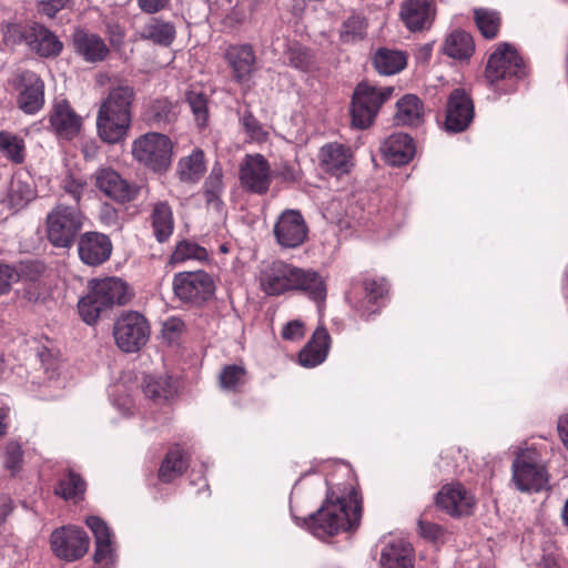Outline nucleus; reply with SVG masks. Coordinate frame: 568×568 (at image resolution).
I'll return each mask as SVG.
<instances>
[{
  "label": "nucleus",
  "instance_id": "nucleus-63",
  "mask_svg": "<svg viewBox=\"0 0 568 568\" xmlns=\"http://www.w3.org/2000/svg\"><path fill=\"white\" fill-rule=\"evenodd\" d=\"M277 175L283 180V181H286V182H293L297 179V172L294 168L290 166V165H283L278 172H277Z\"/></svg>",
  "mask_w": 568,
  "mask_h": 568
},
{
  "label": "nucleus",
  "instance_id": "nucleus-31",
  "mask_svg": "<svg viewBox=\"0 0 568 568\" xmlns=\"http://www.w3.org/2000/svg\"><path fill=\"white\" fill-rule=\"evenodd\" d=\"M381 568H413L410 546L402 540L387 544L381 554Z\"/></svg>",
  "mask_w": 568,
  "mask_h": 568
},
{
  "label": "nucleus",
  "instance_id": "nucleus-35",
  "mask_svg": "<svg viewBox=\"0 0 568 568\" xmlns=\"http://www.w3.org/2000/svg\"><path fill=\"white\" fill-rule=\"evenodd\" d=\"M475 45L473 38L465 31H454L445 40L443 51L449 58L456 60H466L474 52Z\"/></svg>",
  "mask_w": 568,
  "mask_h": 568
},
{
  "label": "nucleus",
  "instance_id": "nucleus-62",
  "mask_svg": "<svg viewBox=\"0 0 568 568\" xmlns=\"http://www.w3.org/2000/svg\"><path fill=\"white\" fill-rule=\"evenodd\" d=\"M557 428L564 446L568 449V414L560 417Z\"/></svg>",
  "mask_w": 568,
  "mask_h": 568
},
{
  "label": "nucleus",
  "instance_id": "nucleus-13",
  "mask_svg": "<svg viewBox=\"0 0 568 568\" xmlns=\"http://www.w3.org/2000/svg\"><path fill=\"white\" fill-rule=\"evenodd\" d=\"M16 102L26 114H36L44 105V83L33 71H21L13 79Z\"/></svg>",
  "mask_w": 568,
  "mask_h": 568
},
{
  "label": "nucleus",
  "instance_id": "nucleus-40",
  "mask_svg": "<svg viewBox=\"0 0 568 568\" xmlns=\"http://www.w3.org/2000/svg\"><path fill=\"white\" fill-rule=\"evenodd\" d=\"M0 153L16 164L22 163L26 159L23 139L9 131H0Z\"/></svg>",
  "mask_w": 568,
  "mask_h": 568
},
{
  "label": "nucleus",
  "instance_id": "nucleus-5",
  "mask_svg": "<svg viewBox=\"0 0 568 568\" xmlns=\"http://www.w3.org/2000/svg\"><path fill=\"white\" fill-rule=\"evenodd\" d=\"M393 87H374L361 82L354 90L351 103L352 125L367 129L375 121L382 105L393 95Z\"/></svg>",
  "mask_w": 568,
  "mask_h": 568
},
{
  "label": "nucleus",
  "instance_id": "nucleus-22",
  "mask_svg": "<svg viewBox=\"0 0 568 568\" xmlns=\"http://www.w3.org/2000/svg\"><path fill=\"white\" fill-rule=\"evenodd\" d=\"M85 524L91 529L95 540L94 562L111 568L110 566L114 562V547L110 528L97 516H89Z\"/></svg>",
  "mask_w": 568,
  "mask_h": 568
},
{
  "label": "nucleus",
  "instance_id": "nucleus-25",
  "mask_svg": "<svg viewBox=\"0 0 568 568\" xmlns=\"http://www.w3.org/2000/svg\"><path fill=\"white\" fill-rule=\"evenodd\" d=\"M225 59L237 82L246 81L255 70V54L253 48L248 44L229 47L225 51Z\"/></svg>",
  "mask_w": 568,
  "mask_h": 568
},
{
  "label": "nucleus",
  "instance_id": "nucleus-56",
  "mask_svg": "<svg viewBox=\"0 0 568 568\" xmlns=\"http://www.w3.org/2000/svg\"><path fill=\"white\" fill-rule=\"evenodd\" d=\"M418 531L422 537L434 542L440 541L445 535L442 526L422 519L418 521Z\"/></svg>",
  "mask_w": 568,
  "mask_h": 568
},
{
  "label": "nucleus",
  "instance_id": "nucleus-55",
  "mask_svg": "<svg viewBox=\"0 0 568 568\" xmlns=\"http://www.w3.org/2000/svg\"><path fill=\"white\" fill-rule=\"evenodd\" d=\"M288 64L298 70H307L311 63L307 51L303 48H291L287 53Z\"/></svg>",
  "mask_w": 568,
  "mask_h": 568
},
{
  "label": "nucleus",
  "instance_id": "nucleus-4",
  "mask_svg": "<svg viewBox=\"0 0 568 568\" xmlns=\"http://www.w3.org/2000/svg\"><path fill=\"white\" fill-rule=\"evenodd\" d=\"M511 470L513 481L521 493H538L548 487V470L535 448L520 450L513 462Z\"/></svg>",
  "mask_w": 568,
  "mask_h": 568
},
{
  "label": "nucleus",
  "instance_id": "nucleus-29",
  "mask_svg": "<svg viewBox=\"0 0 568 568\" xmlns=\"http://www.w3.org/2000/svg\"><path fill=\"white\" fill-rule=\"evenodd\" d=\"M320 159L324 170L335 175L347 173L353 165L349 149L338 143L324 145Z\"/></svg>",
  "mask_w": 568,
  "mask_h": 568
},
{
  "label": "nucleus",
  "instance_id": "nucleus-43",
  "mask_svg": "<svg viewBox=\"0 0 568 568\" xmlns=\"http://www.w3.org/2000/svg\"><path fill=\"white\" fill-rule=\"evenodd\" d=\"M85 490L84 480L74 471H69L65 478L61 479L55 487V494L63 499H74L83 495Z\"/></svg>",
  "mask_w": 568,
  "mask_h": 568
},
{
  "label": "nucleus",
  "instance_id": "nucleus-58",
  "mask_svg": "<svg viewBox=\"0 0 568 568\" xmlns=\"http://www.w3.org/2000/svg\"><path fill=\"white\" fill-rule=\"evenodd\" d=\"M84 186H85L84 182H82L80 180H75L72 176H67L63 180V185H62L65 193H68L75 201V203L80 202Z\"/></svg>",
  "mask_w": 568,
  "mask_h": 568
},
{
  "label": "nucleus",
  "instance_id": "nucleus-28",
  "mask_svg": "<svg viewBox=\"0 0 568 568\" xmlns=\"http://www.w3.org/2000/svg\"><path fill=\"white\" fill-rule=\"evenodd\" d=\"M383 152L386 161L392 165H404L415 154L413 139L406 133H394L383 144Z\"/></svg>",
  "mask_w": 568,
  "mask_h": 568
},
{
  "label": "nucleus",
  "instance_id": "nucleus-64",
  "mask_svg": "<svg viewBox=\"0 0 568 568\" xmlns=\"http://www.w3.org/2000/svg\"><path fill=\"white\" fill-rule=\"evenodd\" d=\"M11 509L12 508H11L9 498L1 497L0 498V523L6 519V517L10 514Z\"/></svg>",
  "mask_w": 568,
  "mask_h": 568
},
{
  "label": "nucleus",
  "instance_id": "nucleus-19",
  "mask_svg": "<svg viewBox=\"0 0 568 568\" xmlns=\"http://www.w3.org/2000/svg\"><path fill=\"white\" fill-rule=\"evenodd\" d=\"M436 504L452 516H464L471 514L475 499L462 484L454 483L442 487Z\"/></svg>",
  "mask_w": 568,
  "mask_h": 568
},
{
  "label": "nucleus",
  "instance_id": "nucleus-15",
  "mask_svg": "<svg viewBox=\"0 0 568 568\" xmlns=\"http://www.w3.org/2000/svg\"><path fill=\"white\" fill-rule=\"evenodd\" d=\"M296 267L284 261L264 264L260 271V286L270 296H278L294 288Z\"/></svg>",
  "mask_w": 568,
  "mask_h": 568
},
{
  "label": "nucleus",
  "instance_id": "nucleus-57",
  "mask_svg": "<svg viewBox=\"0 0 568 568\" xmlns=\"http://www.w3.org/2000/svg\"><path fill=\"white\" fill-rule=\"evenodd\" d=\"M304 334V324L297 320L286 323L282 329V337L286 341H298Z\"/></svg>",
  "mask_w": 568,
  "mask_h": 568
},
{
  "label": "nucleus",
  "instance_id": "nucleus-54",
  "mask_svg": "<svg viewBox=\"0 0 568 568\" xmlns=\"http://www.w3.org/2000/svg\"><path fill=\"white\" fill-rule=\"evenodd\" d=\"M184 327V322L181 318L175 316L169 317L162 324V336L170 344L176 343L180 339Z\"/></svg>",
  "mask_w": 568,
  "mask_h": 568
},
{
  "label": "nucleus",
  "instance_id": "nucleus-33",
  "mask_svg": "<svg viewBox=\"0 0 568 568\" xmlns=\"http://www.w3.org/2000/svg\"><path fill=\"white\" fill-rule=\"evenodd\" d=\"M395 122L399 125H418L424 118L422 100L415 94H405L396 103Z\"/></svg>",
  "mask_w": 568,
  "mask_h": 568
},
{
  "label": "nucleus",
  "instance_id": "nucleus-2",
  "mask_svg": "<svg viewBox=\"0 0 568 568\" xmlns=\"http://www.w3.org/2000/svg\"><path fill=\"white\" fill-rule=\"evenodd\" d=\"M362 516V507L356 496L348 501L327 493L326 500L316 514L310 517V529L318 538H326L339 531L356 528Z\"/></svg>",
  "mask_w": 568,
  "mask_h": 568
},
{
  "label": "nucleus",
  "instance_id": "nucleus-51",
  "mask_svg": "<svg viewBox=\"0 0 568 568\" xmlns=\"http://www.w3.org/2000/svg\"><path fill=\"white\" fill-rule=\"evenodd\" d=\"M33 190L29 184L13 181L10 189V202L13 206L22 207L33 199Z\"/></svg>",
  "mask_w": 568,
  "mask_h": 568
},
{
  "label": "nucleus",
  "instance_id": "nucleus-23",
  "mask_svg": "<svg viewBox=\"0 0 568 568\" xmlns=\"http://www.w3.org/2000/svg\"><path fill=\"white\" fill-rule=\"evenodd\" d=\"M27 45L43 58L57 57L63 48L62 42L53 32L38 23L29 26Z\"/></svg>",
  "mask_w": 568,
  "mask_h": 568
},
{
  "label": "nucleus",
  "instance_id": "nucleus-60",
  "mask_svg": "<svg viewBox=\"0 0 568 568\" xmlns=\"http://www.w3.org/2000/svg\"><path fill=\"white\" fill-rule=\"evenodd\" d=\"M16 277L17 273L11 266L0 264V295L9 291L10 285Z\"/></svg>",
  "mask_w": 568,
  "mask_h": 568
},
{
  "label": "nucleus",
  "instance_id": "nucleus-49",
  "mask_svg": "<svg viewBox=\"0 0 568 568\" xmlns=\"http://www.w3.org/2000/svg\"><path fill=\"white\" fill-rule=\"evenodd\" d=\"M1 30L6 45L14 47L21 43L27 44L29 27H22L21 24L10 22L6 23Z\"/></svg>",
  "mask_w": 568,
  "mask_h": 568
},
{
  "label": "nucleus",
  "instance_id": "nucleus-41",
  "mask_svg": "<svg viewBox=\"0 0 568 568\" xmlns=\"http://www.w3.org/2000/svg\"><path fill=\"white\" fill-rule=\"evenodd\" d=\"M366 292V302L361 304L358 311L364 317H368L378 311L377 301L388 291L385 280H369L364 283Z\"/></svg>",
  "mask_w": 568,
  "mask_h": 568
},
{
  "label": "nucleus",
  "instance_id": "nucleus-38",
  "mask_svg": "<svg viewBox=\"0 0 568 568\" xmlns=\"http://www.w3.org/2000/svg\"><path fill=\"white\" fill-rule=\"evenodd\" d=\"M176 105L166 99L153 101L145 111V120L154 126L163 128L176 120Z\"/></svg>",
  "mask_w": 568,
  "mask_h": 568
},
{
  "label": "nucleus",
  "instance_id": "nucleus-59",
  "mask_svg": "<svg viewBox=\"0 0 568 568\" xmlns=\"http://www.w3.org/2000/svg\"><path fill=\"white\" fill-rule=\"evenodd\" d=\"M69 0H42L39 2V10L49 18H53L62 10Z\"/></svg>",
  "mask_w": 568,
  "mask_h": 568
},
{
  "label": "nucleus",
  "instance_id": "nucleus-3",
  "mask_svg": "<svg viewBox=\"0 0 568 568\" xmlns=\"http://www.w3.org/2000/svg\"><path fill=\"white\" fill-rule=\"evenodd\" d=\"M125 282L118 277L92 280L89 292L78 303L81 318L89 325L95 324L101 314L114 304L124 305L129 301Z\"/></svg>",
  "mask_w": 568,
  "mask_h": 568
},
{
  "label": "nucleus",
  "instance_id": "nucleus-7",
  "mask_svg": "<svg viewBox=\"0 0 568 568\" xmlns=\"http://www.w3.org/2000/svg\"><path fill=\"white\" fill-rule=\"evenodd\" d=\"M133 158L154 172L166 171L173 158V143L162 133L149 132L132 143Z\"/></svg>",
  "mask_w": 568,
  "mask_h": 568
},
{
  "label": "nucleus",
  "instance_id": "nucleus-26",
  "mask_svg": "<svg viewBox=\"0 0 568 568\" xmlns=\"http://www.w3.org/2000/svg\"><path fill=\"white\" fill-rule=\"evenodd\" d=\"M329 335L325 327L320 326L313 333L311 341L298 354V362L304 367H315L322 364L328 354Z\"/></svg>",
  "mask_w": 568,
  "mask_h": 568
},
{
  "label": "nucleus",
  "instance_id": "nucleus-8",
  "mask_svg": "<svg viewBox=\"0 0 568 568\" xmlns=\"http://www.w3.org/2000/svg\"><path fill=\"white\" fill-rule=\"evenodd\" d=\"M526 75V67L518 52L508 43L500 44L494 53L490 54L485 77L488 82L499 89L501 81L510 82L504 92L513 89V80L521 79Z\"/></svg>",
  "mask_w": 568,
  "mask_h": 568
},
{
  "label": "nucleus",
  "instance_id": "nucleus-16",
  "mask_svg": "<svg viewBox=\"0 0 568 568\" xmlns=\"http://www.w3.org/2000/svg\"><path fill=\"white\" fill-rule=\"evenodd\" d=\"M474 119V103L463 89H455L448 97L445 129L452 133L465 131Z\"/></svg>",
  "mask_w": 568,
  "mask_h": 568
},
{
  "label": "nucleus",
  "instance_id": "nucleus-36",
  "mask_svg": "<svg viewBox=\"0 0 568 568\" xmlns=\"http://www.w3.org/2000/svg\"><path fill=\"white\" fill-rule=\"evenodd\" d=\"M186 467L187 460L184 452L181 447L174 446L168 452L161 464L159 478L163 483H171L176 477L181 476Z\"/></svg>",
  "mask_w": 568,
  "mask_h": 568
},
{
  "label": "nucleus",
  "instance_id": "nucleus-30",
  "mask_svg": "<svg viewBox=\"0 0 568 568\" xmlns=\"http://www.w3.org/2000/svg\"><path fill=\"white\" fill-rule=\"evenodd\" d=\"M373 65L382 75L399 73L407 64V55L400 50L379 48L373 55Z\"/></svg>",
  "mask_w": 568,
  "mask_h": 568
},
{
  "label": "nucleus",
  "instance_id": "nucleus-12",
  "mask_svg": "<svg viewBox=\"0 0 568 568\" xmlns=\"http://www.w3.org/2000/svg\"><path fill=\"white\" fill-rule=\"evenodd\" d=\"M273 235L282 248H296L304 244L308 226L298 210H284L273 226Z\"/></svg>",
  "mask_w": 568,
  "mask_h": 568
},
{
  "label": "nucleus",
  "instance_id": "nucleus-24",
  "mask_svg": "<svg viewBox=\"0 0 568 568\" xmlns=\"http://www.w3.org/2000/svg\"><path fill=\"white\" fill-rule=\"evenodd\" d=\"M293 291L302 292L312 301L322 303L325 301L327 294L326 281L317 271L297 266Z\"/></svg>",
  "mask_w": 568,
  "mask_h": 568
},
{
  "label": "nucleus",
  "instance_id": "nucleus-9",
  "mask_svg": "<svg viewBox=\"0 0 568 568\" xmlns=\"http://www.w3.org/2000/svg\"><path fill=\"white\" fill-rule=\"evenodd\" d=\"M115 345L123 353L139 352L150 338V325L138 312H125L113 325Z\"/></svg>",
  "mask_w": 568,
  "mask_h": 568
},
{
  "label": "nucleus",
  "instance_id": "nucleus-39",
  "mask_svg": "<svg viewBox=\"0 0 568 568\" xmlns=\"http://www.w3.org/2000/svg\"><path fill=\"white\" fill-rule=\"evenodd\" d=\"M143 393L154 402L168 400L174 395L175 387L169 376H148L144 379Z\"/></svg>",
  "mask_w": 568,
  "mask_h": 568
},
{
  "label": "nucleus",
  "instance_id": "nucleus-37",
  "mask_svg": "<svg viewBox=\"0 0 568 568\" xmlns=\"http://www.w3.org/2000/svg\"><path fill=\"white\" fill-rule=\"evenodd\" d=\"M142 39L168 47L175 38V28L172 23L160 19H151L140 32Z\"/></svg>",
  "mask_w": 568,
  "mask_h": 568
},
{
  "label": "nucleus",
  "instance_id": "nucleus-50",
  "mask_svg": "<svg viewBox=\"0 0 568 568\" xmlns=\"http://www.w3.org/2000/svg\"><path fill=\"white\" fill-rule=\"evenodd\" d=\"M241 124L252 140L261 142L266 139V131L251 111L245 110L243 112L241 116Z\"/></svg>",
  "mask_w": 568,
  "mask_h": 568
},
{
  "label": "nucleus",
  "instance_id": "nucleus-11",
  "mask_svg": "<svg viewBox=\"0 0 568 568\" xmlns=\"http://www.w3.org/2000/svg\"><path fill=\"white\" fill-rule=\"evenodd\" d=\"M89 537L75 526H63L52 531L50 545L53 554L65 561L82 558L89 549Z\"/></svg>",
  "mask_w": 568,
  "mask_h": 568
},
{
  "label": "nucleus",
  "instance_id": "nucleus-44",
  "mask_svg": "<svg viewBox=\"0 0 568 568\" xmlns=\"http://www.w3.org/2000/svg\"><path fill=\"white\" fill-rule=\"evenodd\" d=\"M367 22L361 16H351L342 27L341 39L346 43H354L365 38Z\"/></svg>",
  "mask_w": 568,
  "mask_h": 568
},
{
  "label": "nucleus",
  "instance_id": "nucleus-53",
  "mask_svg": "<svg viewBox=\"0 0 568 568\" xmlns=\"http://www.w3.org/2000/svg\"><path fill=\"white\" fill-rule=\"evenodd\" d=\"M187 103L199 125H205L207 120V102L202 93L191 92L187 95Z\"/></svg>",
  "mask_w": 568,
  "mask_h": 568
},
{
  "label": "nucleus",
  "instance_id": "nucleus-10",
  "mask_svg": "<svg viewBox=\"0 0 568 568\" xmlns=\"http://www.w3.org/2000/svg\"><path fill=\"white\" fill-rule=\"evenodd\" d=\"M172 288L180 301L202 305L213 297L216 285L213 276L205 271L180 272L173 277Z\"/></svg>",
  "mask_w": 568,
  "mask_h": 568
},
{
  "label": "nucleus",
  "instance_id": "nucleus-48",
  "mask_svg": "<svg viewBox=\"0 0 568 568\" xmlns=\"http://www.w3.org/2000/svg\"><path fill=\"white\" fill-rule=\"evenodd\" d=\"M110 397L113 406L123 415L132 414L134 409V400L132 396L125 393L122 384H115L110 390Z\"/></svg>",
  "mask_w": 568,
  "mask_h": 568
},
{
  "label": "nucleus",
  "instance_id": "nucleus-20",
  "mask_svg": "<svg viewBox=\"0 0 568 568\" xmlns=\"http://www.w3.org/2000/svg\"><path fill=\"white\" fill-rule=\"evenodd\" d=\"M49 122L59 138L72 140L82 126V119L67 100H55L49 113Z\"/></svg>",
  "mask_w": 568,
  "mask_h": 568
},
{
  "label": "nucleus",
  "instance_id": "nucleus-6",
  "mask_svg": "<svg viewBox=\"0 0 568 568\" xmlns=\"http://www.w3.org/2000/svg\"><path fill=\"white\" fill-rule=\"evenodd\" d=\"M84 215L78 206L55 205L47 215L45 231L49 242L60 248H70L83 227Z\"/></svg>",
  "mask_w": 568,
  "mask_h": 568
},
{
  "label": "nucleus",
  "instance_id": "nucleus-27",
  "mask_svg": "<svg viewBox=\"0 0 568 568\" xmlns=\"http://www.w3.org/2000/svg\"><path fill=\"white\" fill-rule=\"evenodd\" d=\"M73 44L77 53L87 62L103 61L109 54V48L101 37L82 29L75 30Z\"/></svg>",
  "mask_w": 568,
  "mask_h": 568
},
{
  "label": "nucleus",
  "instance_id": "nucleus-45",
  "mask_svg": "<svg viewBox=\"0 0 568 568\" xmlns=\"http://www.w3.org/2000/svg\"><path fill=\"white\" fill-rule=\"evenodd\" d=\"M206 257V250L190 241L180 242L171 256L174 263L184 262L186 260H204Z\"/></svg>",
  "mask_w": 568,
  "mask_h": 568
},
{
  "label": "nucleus",
  "instance_id": "nucleus-42",
  "mask_svg": "<svg viewBox=\"0 0 568 568\" xmlns=\"http://www.w3.org/2000/svg\"><path fill=\"white\" fill-rule=\"evenodd\" d=\"M475 21L485 38L494 39L497 36L500 26L498 12L488 9H477L475 10Z\"/></svg>",
  "mask_w": 568,
  "mask_h": 568
},
{
  "label": "nucleus",
  "instance_id": "nucleus-14",
  "mask_svg": "<svg viewBox=\"0 0 568 568\" xmlns=\"http://www.w3.org/2000/svg\"><path fill=\"white\" fill-rule=\"evenodd\" d=\"M240 182L244 190L254 194H265L272 182V172L262 154H247L240 165Z\"/></svg>",
  "mask_w": 568,
  "mask_h": 568
},
{
  "label": "nucleus",
  "instance_id": "nucleus-52",
  "mask_svg": "<svg viewBox=\"0 0 568 568\" xmlns=\"http://www.w3.org/2000/svg\"><path fill=\"white\" fill-rule=\"evenodd\" d=\"M22 448L17 443H10L7 445L4 454H3V465L4 467L11 471V474H16L20 470L22 465Z\"/></svg>",
  "mask_w": 568,
  "mask_h": 568
},
{
  "label": "nucleus",
  "instance_id": "nucleus-1",
  "mask_svg": "<svg viewBox=\"0 0 568 568\" xmlns=\"http://www.w3.org/2000/svg\"><path fill=\"white\" fill-rule=\"evenodd\" d=\"M134 89L118 84L101 102L97 116V130L102 141L114 144L124 140L131 125Z\"/></svg>",
  "mask_w": 568,
  "mask_h": 568
},
{
  "label": "nucleus",
  "instance_id": "nucleus-61",
  "mask_svg": "<svg viewBox=\"0 0 568 568\" xmlns=\"http://www.w3.org/2000/svg\"><path fill=\"white\" fill-rule=\"evenodd\" d=\"M169 0H138L139 7L146 13H155L162 10Z\"/></svg>",
  "mask_w": 568,
  "mask_h": 568
},
{
  "label": "nucleus",
  "instance_id": "nucleus-32",
  "mask_svg": "<svg viewBox=\"0 0 568 568\" xmlns=\"http://www.w3.org/2000/svg\"><path fill=\"white\" fill-rule=\"evenodd\" d=\"M151 225L158 242H165L173 233L174 217L171 206L165 201L156 202L151 213Z\"/></svg>",
  "mask_w": 568,
  "mask_h": 568
},
{
  "label": "nucleus",
  "instance_id": "nucleus-17",
  "mask_svg": "<svg viewBox=\"0 0 568 568\" xmlns=\"http://www.w3.org/2000/svg\"><path fill=\"white\" fill-rule=\"evenodd\" d=\"M113 245L110 237L100 232H85L78 240V254L88 266L105 263L112 254Z\"/></svg>",
  "mask_w": 568,
  "mask_h": 568
},
{
  "label": "nucleus",
  "instance_id": "nucleus-18",
  "mask_svg": "<svg viewBox=\"0 0 568 568\" xmlns=\"http://www.w3.org/2000/svg\"><path fill=\"white\" fill-rule=\"evenodd\" d=\"M95 185L108 197L125 203L138 196L139 189L124 180L115 170L102 168L95 172Z\"/></svg>",
  "mask_w": 568,
  "mask_h": 568
},
{
  "label": "nucleus",
  "instance_id": "nucleus-34",
  "mask_svg": "<svg viewBox=\"0 0 568 568\" xmlns=\"http://www.w3.org/2000/svg\"><path fill=\"white\" fill-rule=\"evenodd\" d=\"M204 171V153L200 149H194L190 155L181 158L178 162L176 173L182 182L195 183Z\"/></svg>",
  "mask_w": 568,
  "mask_h": 568
},
{
  "label": "nucleus",
  "instance_id": "nucleus-46",
  "mask_svg": "<svg viewBox=\"0 0 568 568\" xmlns=\"http://www.w3.org/2000/svg\"><path fill=\"white\" fill-rule=\"evenodd\" d=\"M245 369L240 365L225 366L220 374V386L224 390L234 392L243 385Z\"/></svg>",
  "mask_w": 568,
  "mask_h": 568
},
{
  "label": "nucleus",
  "instance_id": "nucleus-21",
  "mask_svg": "<svg viewBox=\"0 0 568 568\" xmlns=\"http://www.w3.org/2000/svg\"><path fill=\"white\" fill-rule=\"evenodd\" d=\"M399 14L406 28L416 32L430 28L435 8L432 0H404Z\"/></svg>",
  "mask_w": 568,
  "mask_h": 568
},
{
  "label": "nucleus",
  "instance_id": "nucleus-47",
  "mask_svg": "<svg viewBox=\"0 0 568 568\" xmlns=\"http://www.w3.org/2000/svg\"><path fill=\"white\" fill-rule=\"evenodd\" d=\"M223 191V171L215 164L204 183V193L207 202L216 200Z\"/></svg>",
  "mask_w": 568,
  "mask_h": 568
}]
</instances>
